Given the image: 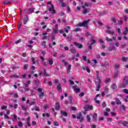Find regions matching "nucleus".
<instances>
[{"instance_id": "61", "label": "nucleus", "mask_w": 128, "mask_h": 128, "mask_svg": "<svg viewBox=\"0 0 128 128\" xmlns=\"http://www.w3.org/2000/svg\"><path fill=\"white\" fill-rule=\"evenodd\" d=\"M40 84V81L38 80H35V84H36V86L38 85V84Z\"/></svg>"}, {"instance_id": "2", "label": "nucleus", "mask_w": 128, "mask_h": 128, "mask_svg": "<svg viewBox=\"0 0 128 128\" xmlns=\"http://www.w3.org/2000/svg\"><path fill=\"white\" fill-rule=\"evenodd\" d=\"M128 84V76H126L124 77L123 82L119 84L120 88H126Z\"/></svg>"}, {"instance_id": "34", "label": "nucleus", "mask_w": 128, "mask_h": 128, "mask_svg": "<svg viewBox=\"0 0 128 128\" xmlns=\"http://www.w3.org/2000/svg\"><path fill=\"white\" fill-rule=\"evenodd\" d=\"M118 71L114 73V78H118Z\"/></svg>"}, {"instance_id": "5", "label": "nucleus", "mask_w": 128, "mask_h": 128, "mask_svg": "<svg viewBox=\"0 0 128 128\" xmlns=\"http://www.w3.org/2000/svg\"><path fill=\"white\" fill-rule=\"evenodd\" d=\"M91 38H92V39L90 41V43L88 44H89V46H88V50H92V44H96V40H94V36H91Z\"/></svg>"}, {"instance_id": "33", "label": "nucleus", "mask_w": 128, "mask_h": 128, "mask_svg": "<svg viewBox=\"0 0 128 128\" xmlns=\"http://www.w3.org/2000/svg\"><path fill=\"white\" fill-rule=\"evenodd\" d=\"M70 52L72 53V54H76V48H72L70 49Z\"/></svg>"}, {"instance_id": "20", "label": "nucleus", "mask_w": 128, "mask_h": 128, "mask_svg": "<svg viewBox=\"0 0 128 128\" xmlns=\"http://www.w3.org/2000/svg\"><path fill=\"white\" fill-rule=\"evenodd\" d=\"M31 110H32V112H34V110H36V112H40V108L38 107V106H36L35 107V108H32L31 109Z\"/></svg>"}, {"instance_id": "21", "label": "nucleus", "mask_w": 128, "mask_h": 128, "mask_svg": "<svg viewBox=\"0 0 128 128\" xmlns=\"http://www.w3.org/2000/svg\"><path fill=\"white\" fill-rule=\"evenodd\" d=\"M60 103H58V102H56L55 110H60Z\"/></svg>"}, {"instance_id": "8", "label": "nucleus", "mask_w": 128, "mask_h": 128, "mask_svg": "<svg viewBox=\"0 0 128 128\" xmlns=\"http://www.w3.org/2000/svg\"><path fill=\"white\" fill-rule=\"evenodd\" d=\"M84 110H85L86 112V110H94V107L92 106V105H86L84 107Z\"/></svg>"}, {"instance_id": "58", "label": "nucleus", "mask_w": 128, "mask_h": 128, "mask_svg": "<svg viewBox=\"0 0 128 128\" xmlns=\"http://www.w3.org/2000/svg\"><path fill=\"white\" fill-rule=\"evenodd\" d=\"M124 22H127L128 21V16L124 15Z\"/></svg>"}, {"instance_id": "54", "label": "nucleus", "mask_w": 128, "mask_h": 128, "mask_svg": "<svg viewBox=\"0 0 128 128\" xmlns=\"http://www.w3.org/2000/svg\"><path fill=\"white\" fill-rule=\"evenodd\" d=\"M68 82H70V84H71L72 86L74 84V81L72 80H68Z\"/></svg>"}, {"instance_id": "18", "label": "nucleus", "mask_w": 128, "mask_h": 128, "mask_svg": "<svg viewBox=\"0 0 128 128\" xmlns=\"http://www.w3.org/2000/svg\"><path fill=\"white\" fill-rule=\"evenodd\" d=\"M115 100H116V104H118V105L122 104V102L120 101V99L118 98H116Z\"/></svg>"}, {"instance_id": "42", "label": "nucleus", "mask_w": 128, "mask_h": 128, "mask_svg": "<svg viewBox=\"0 0 128 128\" xmlns=\"http://www.w3.org/2000/svg\"><path fill=\"white\" fill-rule=\"evenodd\" d=\"M88 6V4L85 2L84 5L82 6L83 8H86V7Z\"/></svg>"}, {"instance_id": "63", "label": "nucleus", "mask_w": 128, "mask_h": 128, "mask_svg": "<svg viewBox=\"0 0 128 128\" xmlns=\"http://www.w3.org/2000/svg\"><path fill=\"white\" fill-rule=\"evenodd\" d=\"M82 58L84 60V62H86V56H82Z\"/></svg>"}, {"instance_id": "6", "label": "nucleus", "mask_w": 128, "mask_h": 128, "mask_svg": "<svg viewBox=\"0 0 128 128\" xmlns=\"http://www.w3.org/2000/svg\"><path fill=\"white\" fill-rule=\"evenodd\" d=\"M76 118H77V120H79L80 122H84V116H82V112H80L76 114Z\"/></svg>"}, {"instance_id": "22", "label": "nucleus", "mask_w": 128, "mask_h": 128, "mask_svg": "<svg viewBox=\"0 0 128 128\" xmlns=\"http://www.w3.org/2000/svg\"><path fill=\"white\" fill-rule=\"evenodd\" d=\"M60 114L63 116H68V113L66 112L61 110Z\"/></svg>"}, {"instance_id": "62", "label": "nucleus", "mask_w": 128, "mask_h": 128, "mask_svg": "<svg viewBox=\"0 0 128 128\" xmlns=\"http://www.w3.org/2000/svg\"><path fill=\"white\" fill-rule=\"evenodd\" d=\"M110 82V78H106V84H108V82Z\"/></svg>"}, {"instance_id": "48", "label": "nucleus", "mask_w": 128, "mask_h": 128, "mask_svg": "<svg viewBox=\"0 0 128 128\" xmlns=\"http://www.w3.org/2000/svg\"><path fill=\"white\" fill-rule=\"evenodd\" d=\"M58 14L60 16H64V12H59Z\"/></svg>"}, {"instance_id": "24", "label": "nucleus", "mask_w": 128, "mask_h": 128, "mask_svg": "<svg viewBox=\"0 0 128 128\" xmlns=\"http://www.w3.org/2000/svg\"><path fill=\"white\" fill-rule=\"evenodd\" d=\"M109 52H112V50H116V47L114 46H110L108 48Z\"/></svg>"}, {"instance_id": "44", "label": "nucleus", "mask_w": 128, "mask_h": 128, "mask_svg": "<svg viewBox=\"0 0 128 128\" xmlns=\"http://www.w3.org/2000/svg\"><path fill=\"white\" fill-rule=\"evenodd\" d=\"M122 62H128V58L126 57H122Z\"/></svg>"}, {"instance_id": "64", "label": "nucleus", "mask_w": 128, "mask_h": 128, "mask_svg": "<svg viewBox=\"0 0 128 128\" xmlns=\"http://www.w3.org/2000/svg\"><path fill=\"white\" fill-rule=\"evenodd\" d=\"M116 31L118 32V34H120V28H116Z\"/></svg>"}, {"instance_id": "13", "label": "nucleus", "mask_w": 128, "mask_h": 128, "mask_svg": "<svg viewBox=\"0 0 128 128\" xmlns=\"http://www.w3.org/2000/svg\"><path fill=\"white\" fill-rule=\"evenodd\" d=\"M24 18L23 19V24H26L27 22H28V15H24Z\"/></svg>"}, {"instance_id": "35", "label": "nucleus", "mask_w": 128, "mask_h": 128, "mask_svg": "<svg viewBox=\"0 0 128 128\" xmlns=\"http://www.w3.org/2000/svg\"><path fill=\"white\" fill-rule=\"evenodd\" d=\"M43 75L44 76H50V74H46V70H44Z\"/></svg>"}, {"instance_id": "4", "label": "nucleus", "mask_w": 128, "mask_h": 128, "mask_svg": "<svg viewBox=\"0 0 128 128\" xmlns=\"http://www.w3.org/2000/svg\"><path fill=\"white\" fill-rule=\"evenodd\" d=\"M47 4H50V6L48 7V12L54 14H56V10H54V6L52 4V2H47Z\"/></svg>"}, {"instance_id": "41", "label": "nucleus", "mask_w": 128, "mask_h": 128, "mask_svg": "<svg viewBox=\"0 0 128 128\" xmlns=\"http://www.w3.org/2000/svg\"><path fill=\"white\" fill-rule=\"evenodd\" d=\"M86 36H92V34H90V32H86Z\"/></svg>"}, {"instance_id": "51", "label": "nucleus", "mask_w": 128, "mask_h": 128, "mask_svg": "<svg viewBox=\"0 0 128 128\" xmlns=\"http://www.w3.org/2000/svg\"><path fill=\"white\" fill-rule=\"evenodd\" d=\"M54 124L55 126H58V123L56 121H54Z\"/></svg>"}, {"instance_id": "38", "label": "nucleus", "mask_w": 128, "mask_h": 128, "mask_svg": "<svg viewBox=\"0 0 128 128\" xmlns=\"http://www.w3.org/2000/svg\"><path fill=\"white\" fill-rule=\"evenodd\" d=\"M4 4H12L10 2V0H6L3 2Z\"/></svg>"}, {"instance_id": "36", "label": "nucleus", "mask_w": 128, "mask_h": 128, "mask_svg": "<svg viewBox=\"0 0 128 128\" xmlns=\"http://www.w3.org/2000/svg\"><path fill=\"white\" fill-rule=\"evenodd\" d=\"M18 126H19V128H22L23 124L22 122L20 121L18 122Z\"/></svg>"}, {"instance_id": "31", "label": "nucleus", "mask_w": 128, "mask_h": 128, "mask_svg": "<svg viewBox=\"0 0 128 128\" xmlns=\"http://www.w3.org/2000/svg\"><path fill=\"white\" fill-rule=\"evenodd\" d=\"M108 14V11H103L99 13V16H104V14Z\"/></svg>"}, {"instance_id": "40", "label": "nucleus", "mask_w": 128, "mask_h": 128, "mask_svg": "<svg viewBox=\"0 0 128 128\" xmlns=\"http://www.w3.org/2000/svg\"><path fill=\"white\" fill-rule=\"evenodd\" d=\"M21 107H22V110H28V107L24 105H22L21 106Z\"/></svg>"}, {"instance_id": "47", "label": "nucleus", "mask_w": 128, "mask_h": 128, "mask_svg": "<svg viewBox=\"0 0 128 128\" xmlns=\"http://www.w3.org/2000/svg\"><path fill=\"white\" fill-rule=\"evenodd\" d=\"M62 62H64V64L65 66H68V62H66V60H62Z\"/></svg>"}, {"instance_id": "15", "label": "nucleus", "mask_w": 128, "mask_h": 128, "mask_svg": "<svg viewBox=\"0 0 128 128\" xmlns=\"http://www.w3.org/2000/svg\"><path fill=\"white\" fill-rule=\"evenodd\" d=\"M92 116V114H90L86 116V118L88 122H90V116Z\"/></svg>"}, {"instance_id": "1", "label": "nucleus", "mask_w": 128, "mask_h": 128, "mask_svg": "<svg viewBox=\"0 0 128 128\" xmlns=\"http://www.w3.org/2000/svg\"><path fill=\"white\" fill-rule=\"evenodd\" d=\"M95 84H96V91L100 92V89L102 86L100 84H102V80L98 74H96V78H95Z\"/></svg>"}, {"instance_id": "17", "label": "nucleus", "mask_w": 128, "mask_h": 128, "mask_svg": "<svg viewBox=\"0 0 128 128\" xmlns=\"http://www.w3.org/2000/svg\"><path fill=\"white\" fill-rule=\"evenodd\" d=\"M31 82L32 81H30V80H28L26 82L24 83V86L25 88H28V85L30 84Z\"/></svg>"}, {"instance_id": "55", "label": "nucleus", "mask_w": 128, "mask_h": 128, "mask_svg": "<svg viewBox=\"0 0 128 128\" xmlns=\"http://www.w3.org/2000/svg\"><path fill=\"white\" fill-rule=\"evenodd\" d=\"M122 92H124V94H128V89L123 90Z\"/></svg>"}, {"instance_id": "23", "label": "nucleus", "mask_w": 128, "mask_h": 128, "mask_svg": "<svg viewBox=\"0 0 128 128\" xmlns=\"http://www.w3.org/2000/svg\"><path fill=\"white\" fill-rule=\"evenodd\" d=\"M84 10L82 11V14H86L87 12H89L90 11H88V8H84Z\"/></svg>"}, {"instance_id": "59", "label": "nucleus", "mask_w": 128, "mask_h": 128, "mask_svg": "<svg viewBox=\"0 0 128 128\" xmlns=\"http://www.w3.org/2000/svg\"><path fill=\"white\" fill-rule=\"evenodd\" d=\"M110 90V89H108L107 87L105 88L104 92H106V94H108Z\"/></svg>"}, {"instance_id": "53", "label": "nucleus", "mask_w": 128, "mask_h": 128, "mask_svg": "<svg viewBox=\"0 0 128 128\" xmlns=\"http://www.w3.org/2000/svg\"><path fill=\"white\" fill-rule=\"evenodd\" d=\"M32 124L33 126H36V121H32Z\"/></svg>"}, {"instance_id": "43", "label": "nucleus", "mask_w": 128, "mask_h": 128, "mask_svg": "<svg viewBox=\"0 0 128 128\" xmlns=\"http://www.w3.org/2000/svg\"><path fill=\"white\" fill-rule=\"evenodd\" d=\"M31 60H32V64H36V61L34 60V58L32 57V58H31Z\"/></svg>"}, {"instance_id": "12", "label": "nucleus", "mask_w": 128, "mask_h": 128, "mask_svg": "<svg viewBox=\"0 0 128 128\" xmlns=\"http://www.w3.org/2000/svg\"><path fill=\"white\" fill-rule=\"evenodd\" d=\"M92 120H93L94 122H98V114L93 113Z\"/></svg>"}, {"instance_id": "3", "label": "nucleus", "mask_w": 128, "mask_h": 128, "mask_svg": "<svg viewBox=\"0 0 128 128\" xmlns=\"http://www.w3.org/2000/svg\"><path fill=\"white\" fill-rule=\"evenodd\" d=\"M90 20H84L82 22H80L78 24L76 25V26L77 28H78V26H84V28H88V24L90 23Z\"/></svg>"}, {"instance_id": "39", "label": "nucleus", "mask_w": 128, "mask_h": 128, "mask_svg": "<svg viewBox=\"0 0 128 128\" xmlns=\"http://www.w3.org/2000/svg\"><path fill=\"white\" fill-rule=\"evenodd\" d=\"M122 125L124 126H128V122L124 121L122 123Z\"/></svg>"}, {"instance_id": "28", "label": "nucleus", "mask_w": 128, "mask_h": 128, "mask_svg": "<svg viewBox=\"0 0 128 128\" xmlns=\"http://www.w3.org/2000/svg\"><path fill=\"white\" fill-rule=\"evenodd\" d=\"M106 32L107 34H114V31H112V30H106Z\"/></svg>"}, {"instance_id": "37", "label": "nucleus", "mask_w": 128, "mask_h": 128, "mask_svg": "<svg viewBox=\"0 0 128 128\" xmlns=\"http://www.w3.org/2000/svg\"><path fill=\"white\" fill-rule=\"evenodd\" d=\"M28 64H25L24 66V68H23L24 70H28Z\"/></svg>"}, {"instance_id": "57", "label": "nucleus", "mask_w": 128, "mask_h": 128, "mask_svg": "<svg viewBox=\"0 0 128 128\" xmlns=\"http://www.w3.org/2000/svg\"><path fill=\"white\" fill-rule=\"evenodd\" d=\"M6 108H8V106H4L1 107V110H6Z\"/></svg>"}, {"instance_id": "11", "label": "nucleus", "mask_w": 128, "mask_h": 128, "mask_svg": "<svg viewBox=\"0 0 128 128\" xmlns=\"http://www.w3.org/2000/svg\"><path fill=\"white\" fill-rule=\"evenodd\" d=\"M74 45L76 46V48H82V46H84L82 44H80L78 42H74Z\"/></svg>"}, {"instance_id": "50", "label": "nucleus", "mask_w": 128, "mask_h": 128, "mask_svg": "<svg viewBox=\"0 0 128 128\" xmlns=\"http://www.w3.org/2000/svg\"><path fill=\"white\" fill-rule=\"evenodd\" d=\"M106 40H107L108 42H112V39H110L108 38V37H106Z\"/></svg>"}, {"instance_id": "19", "label": "nucleus", "mask_w": 128, "mask_h": 128, "mask_svg": "<svg viewBox=\"0 0 128 128\" xmlns=\"http://www.w3.org/2000/svg\"><path fill=\"white\" fill-rule=\"evenodd\" d=\"M48 62L49 63V64H50V66H52L53 64H54V60H52V58H50L48 59Z\"/></svg>"}, {"instance_id": "60", "label": "nucleus", "mask_w": 128, "mask_h": 128, "mask_svg": "<svg viewBox=\"0 0 128 128\" xmlns=\"http://www.w3.org/2000/svg\"><path fill=\"white\" fill-rule=\"evenodd\" d=\"M12 70H16L18 68H20V66H12Z\"/></svg>"}, {"instance_id": "7", "label": "nucleus", "mask_w": 128, "mask_h": 128, "mask_svg": "<svg viewBox=\"0 0 128 128\" xmlns=\"http://www.w3.org/2000/svg\"><path fill=\"white\" fill-rule=\"evenodd\" d=\"M38 92H40L38 94L40 98H44V93L42 92V88H38Z\"/></svg>"}, {"instance_id": "26", "label": "nucleus", "mask_w": 128, "mask_h": 128, "mask_svg": "<svg viewBox=\"0 0 128 128\" xmlns=\"http://www.w3.org/2000/svg\"><path fill=\"white\" fill-rule=\"evenodd\" d=\"M120 64H116L114 66V70H118V68H120Z\"/></svg>"}, {"instance_id": "9", "label": "nucleus", "mask_w": 128, "mask_h": 128, "mask_svg": "<svg viewBox=\"0 0 128 128\" xmlns=\"http://www.w3.org/2000/svg\"><path fill=\"white\" fill-rule=\"evenodd\" d=\"M34 8H32L28 10V9H24V14H32V12H34Z\"/></svg>"}, {"instance_id": "46", "label": "nucleus", "mask_w": 128, "mask_h": 128, "mask_svg": "<svg viewBox=\"0 0 128 128\" xmlns=\"http://www.w3.org/2000/svg\"><path fill=\"white\" fill-rule=\"evenodd\" d=\"M102 108H106V102H103L102 104Z\"/></svg>"}, {"instance_id": "16", "label": "nucleus", "mask_w": 128, "mask_h": 128, "mask_svg": "<svg viewBox=\"0 0 128 128\" xmlns=\"http://www.w3.org/2000/svg\"><path fill=\"white\" fill-rule=\"evenodd\" d=\"M57 90L60 92H62V85L60 84H58L57 86Z\"/></svg>"}, {"instance_id": "30", "label": "nucleus", "mask_w": 128, "mask_h": 128, "mask_svg": "<svg viewBox=\"0 0 128 128\" xmlns=\"http://www.w3.org/2000/svg\"><path fill=\"white\" fill-rule=\"evenodd\" d=\"M128 32V29L127 27L125 28L124 31L123 32L124 36H126Z\"/></svg>"}, {"instance_id": "52", "label": "nucleus", "mask_w": 128, "mask_h": 128, "mask_svg": "<svg viewBox=\"0 0 128 128\" xmlns=\"http://www.w3.org/2000/svg\"><path fill=\"white\" fill-rule=\"evenodd\" d=\"M22 42V40H19L14 42L15 44H20Z\"/></svg>"}, {"instance_id": "32", "label": "nucleus", "mask_w": 128, "mask_h": 128, "mask_svg": "<svg viewBox=\"0 0 128 128\" xmlns=\"http://www.w3.org/2000/svg\"><path fill=\"white\" fill-rule=\"evenodd\" d=\"M111 88H112V90H116V84L114 83L111 86Z\"/></svg>"}, {"instance_id": "49", "label": "nucleus", "mask_w": 128, "mask_h": 128, "mask_svg": "<svg viewBox=\"0 0 128 128\" xmlns=\"http://www.w3.org/2000/svg\"><path fill=\"white\" fill-rule=\"evenodd\" d=\"M34 116H35V118H36V119H38V112H35L34 113Z\"/></svg>"}, {"instance_id": "14", "label": "nucleus", "mask_w": 128, "mask_h": 128, "mask_svg": "<svg viewBox=\"0 0 128 128\" xmlns=\"http://www.w3.org/2000/svg\"><path fill=\"white\" fill-rule=\"evenodd\" d=\"M126 108L124 105H121L119 107V110L120 112H124V110H126Z\"/></svg>"}, {"instance_id": "25", "label": "nucleus", "mask_w": 128, "mask_h": 128, "mask_svg": "<svg viewBox=\"0 0 128 128\" xmlns=\"http://www.w3.org/2000/svg\"><path fill=\"white\" fill-rule=\"evenodd\" d=\"M66 70L68 73L70 72V70H72V65H68L66 68Z\"/></svg>"}, {"instance_id": "56", "label": "nucleus", "mask_w": 128, "mask_h": 128, "mask_svg": "<svg viewBox=\"0 0 128 128\" xmlns=\"http://www.w3.org/2000/svg\"><path fill=\"white\" fill-rule=\"evenodd\" d=\"M53 32L54 34H58V29L54 28L53 30Z\"/></svg>"}, {"instance_id": "29", "label": "nucleus", "mask_w": 128, "mask_h": 128, "mask_svg": "<svg viewBox=\"0 0 128 128\" xmlns=\"http://www.w3.org/2000/svg\"><path fill=\"white\" fill-rule=\"evenodd\" d=\"M14 118H12V122H14L18 118V116L16 114H13Z\"/></svg>"}, {"instance_id": "45", "label": "nucleus", "mask_w": 128, "mask_h": 128, "mask_svg": "<svg viewBox=\"0 0 128 128\" xmlns=\"http://www.w3.org/2000/svg\"><path fill=\"white\" fill-rule=\"evenodd\" d=\"M20 76L16 74H12L11 76V78H19Z\"/></svg>"}, {"instance_id": "10", "label": "nucleus", "mask_w": 128, "mask_h": 128, "mask_svg": "<svg viewBox=\"0 0 128 128\" xmlns=\"http://www.w3.org/2000/svg\"><path fill=\"white\" fill-rule=\"evenodd\" d=\"M72 88H73L74 92H75L78 93V92H80V88H78L76 86H72Z\"/></svg>"}, {"instance_id": "27", "label": "nucleus", "mask_w": 128, "mask_h": 128, "mask_svg": "<svg viewBox=\"0 0 128 128\" xmlns=\"http://www.w3.org/2000/svg\"><path fill=\"white\" fill-rule=\"evenodd\" d=\"M68 30H70V26H67L66 28H64V32L68 34Z\"/></svg>"}]
</instances>
